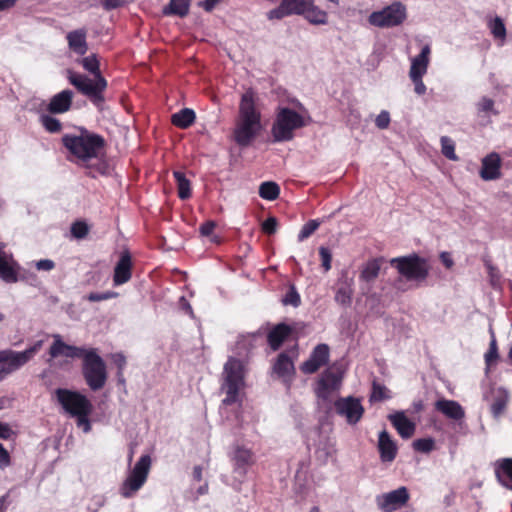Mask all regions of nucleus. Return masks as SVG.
<instances>
[{
    "instance_id": "nucleus-1",
    "label": "nucleus",
    "mask_w": 512,
    "mask_h": 512,
    "mask_svg": "<svg viewBox=\"0 0 512 512\" xmlns=\"http://www.w3.org/2000/svg\"><path fill=\"white\" fill-rule=\"evenodd\" d=\"M77 131L78 134H65L61 139L70 154L67 159L83 167L90 178L108 176L110 165L103 155L105 138L85 127H78Z\"/></svg>"
},
{
    "instance_id": "nucleus-2",
    "label": "nucleus",
    "mask_w": 512,
    "mask_h": 512,
    "mask_svg": "<svg viewBox=\"0 0 512 512\" xmlns=\"http://www.w3.org/2000/svg\"><path fill=\"white\" fill-rule=\"evenodd\" d=\"M77 62L84 70L93 75V78L75 72L72 69H67L66 77L69 83L73 85L79 93L87 97L96 107L101 108L105 102L104 92L108 84L107 80L101 74L98 56L93 53L77 60Z\"/></svg>"
},
{
    "instance_id": "nucleus-3",
    "label": "nucleus",
    "mask_w": 512,
    "mask_h": 512,
    "mask_svg": "<svg viewBox=\"0 0 512 512\" xmlns=\"http://www.w3.org/2000/svg\"><path fill=\"white\" fill-rule=\"evenodd\" d=\"M261 130V113L257 110L254 95L246 92L239 105V116L233 131V138L240 147H248Z\"/></svg>"
},
{
    "instance_id": "nucleus-4",
    "label": "nucleus",
    "mask_w": 512,
    "mask_h": 512,
    "mask_svg": "<svg viewBox=\"0 0 512 512\" xmlns=\"http://www.w3.org/2000/svg\"><path fill=\"white\" fill-rule=\"evenodd\" d=\"M58 403L72 417H76L77 426L83 427L84 432L91 430L89 416L92 413L93 406L90 400L78 391L65 388H58L55 391Z\"/></svg>"
},
{
    "instance_id": "nucleus-5",
    "label": "nucleus",
    "mask_w": 512,
    "mask_h": 512,
    "mask_svg": "<svg viewBox=\"0 0 512 512\" xmlns=\"http://www.w3.org/2000/svg\"><path fill=\"white\" fill-rule=\"evenodd\" d=\"M306 125L304 117L289 107H278L271 127L273 142L291 141L297 129Z\"/></svg>"
},
{
    "instance_id": "nucleus-6",
    "label": "nucleus",
    "mask_w": 512,
    "mask_h": 512,
    "mask_svg": "<svg viewBox=\"0 0 512 512\" xmlns=\"http://www.w3.org/2000/svg\"><path fill=\"white\" fill-rule=\"evenodd\" d=\"M391 267L395 268L400 276L407 281L422 283L426 281L430 272V265L426 258L412 253L390 259Z\"/></svg>"
},
{
    "instance_id": "nucleus-7",
    "label": "nucleus",
    "mask_w": 512,
    "mask_h": 512,
    "mask_svg": "<svg viewBox=\"0 0 512 512\" xmlns=\"http://www.w3.org/2000/svg\"><path fill=\"white\" fill-rule=\"evenodd\" d=\"M82 375L87 386L92 391H99L106 385L108 379L107 366L97 349L90 348L82 360Z\"/></svg>"
},
{
    "instance_id": "nucleus-8",
    "label": "nucleus",
    "mask_w": 512,
    "mask_h": 512,
    "mask_svg": "<svg viewBox=\"0 0 512 512\" xmlns=\"http://www.w3.org/2000/svg\"><path fill=\"white\" fill-rule=\"evenodd\" d=\"M223 375L222 388L225 390L226 397L222 402L229 406L238 401L239 392L244 386V366L241 360L230 357L224 365Z\"/></svg>"
},
{
    "instance_id": "nucleus-9",
    "label": "nucleus",
    "mask_w": 512,
    "mask_h": 512,
    "mask_svg": "<svg viewBox=\"0 0 512 512\" xmlns=\"http://www.w3.org/2000/svg\"><path fill=\"white\" fill-rule=\"evenodd\" d=\"M406 18V6L399 1H395L379 11L371 13L368 21L377 28H392L402 24Z\"/></svg>"
},
{
    "instance_id": "nucleus-10",
    "label": "nucleus",
    "mask_w": 512,
    "mask_h": 512,
    "mask_svg": "<svg viewBox=\"0 0 512 512\" xmlns=\"http://www.w3.org/2000/svg\"><path fill=\"white\" fill-rule=\"evenodd\" d=\"M150 467V456L142 455L120 487V494L124 498H130L140 490L147 480Z\"/></svg>"
},
{
    "instance_id": "nucleus-11",
    "label": "nucleus",
    "mask_w": 512,
    "mask_h": 512,
    "mask_svg": "<svg viewBox=\"0 0 512 512\" xmlns=\"http://www.w3.org/2000/svg\"><path fill=\"white\" fill-rule=\"evenodd\" d=\"M43 344V340H38L32 346L22 352H16L10 349L2 350L0 351V363H3V367H5L6 373L10 374L21 368L30 359H32L34 355L40 351Z\"/></svg>"
},
{
    "instance_id": "nucleus-12",
    "label": "nucleus",
    "mask_w": 512,
    "mask_h": 512,
    "mask_svg": "<svg viewBox=\"0 0 512 512\" xmlns=\"http://www.w3.org/2000/svg\"><path fill=\"white\" fill-rule=\"evenodd\" d=\"M334 408L339 416L346 419L350 425L357 424L363 417L365 409L360 399L353 396L340 397L334 402Z\"/></svg>"
},
{
    "instance_id": "nucleus-13",
    "label": "nucleus",
    "mask_w": 512,
    "mask_h": 512,
    "mask_svg": "<svg viewBox=\"0 0 512 512\" xmlns=\"http://www.w3.org/2000/svg\"><path fill=\"white\" fill-rule=\"evenodd\" d=\"M409 498L410 495L407 488L402 486L396 490L378 496L376 502L383 512H393L406 505Z\"/></svg>"
},
{
    "instance_id": "nucleus-14",
    "label": "nucleus",
    "mask_w": 512,
    "mask_h": 512,
    "mask_svg": "<svg viewBox=\"0 0 512 512\" xmlns=\"http://www.w3.org/2000/svg\"><path fill=\"white\" fill-rule=\"evenodd\" d=\"M342 377L341 372L334 371L331 368L326 369L317 382L315 389L317 397L327 400L331 392L337 390L341 385Z\"/></svg>"
},
{
    "instance_id": "nucleus-15",
    "label": "nucleus",
    "mask_w": 512,
    "mask_h": 512,
    "mask_svg": "<svg viewBox=\"0 0 512 512\" xmlns=\"http://www.w3.org/2000/svg\"><path fill=\"white\" fill-rule=\"evenodd\" d=\"M330 349L327 344H318L311 352L309 358L304 361L300 369L304 374L316 373L322 366L329 361Z\"/></svg>"
},
{
    "instance_id": "nucleus-16",
    "label": "nucleus",
    "mask_w": 512,
    "mask_h": 512,
    "mask_svg": "<svg viewBox=\"0 0 512 512\" xmlns=\"http://www.w3.org/2000/svg\"><path fill=\"white\" fill-rule=\"evenodd\" d=\"M54 342L49 348V355L51 358H57L60 356H64L67 358H81L82 360L85 357L88 349L83 347H77L73 345H69L62 340L61 335L54 334L53 335Z\"/></svg>"
},
{
    "instance_id": "nucleus-17",
    "label": "nucleus",
    "mask_w": 512,
    "mask_h": 512,
    "mask_svg": "<svg viewBox=\"0 0 512 512\" xmlns=\"http://www.w3.org/2000/svg\"><path fill=\"white\" fill-rule=\"evenodd\" d=\"M132 256L129 250H123L114 267L113 283L115 286L123 285L132 277Z\"/></svg>"
},
{
    "instance_id": "nucleus-18",
    "label": "nucleus",
    "mask_w": 512,
    "mask_h": 512,
    "mask_svg": "<svg viewBox=\"0 0 512 512\" xmlns=\"http://www.w3.org/2000/svg\"><path fill=\"white\" fill-rule=\"evenodd\" d=\"M416 42L420 48V53L415 56L411 61L409 76H424L427 73L428 65L430 62L431 48L429 43H422L416 38Z\"/></svg>"
},
{
    "instance_id": "nucleus-19",
    "label": "nucleus",
    "mask_w": 512,
    "mask_h": 512,
    "mask_svg": "<svg viewBox=\"0 0 512 512\" xmlns=\"http://www.w3.org/2000/svg\"><path fill=\"white\" fill-rule=\"evenodd\" d=\"M295 332V328L286 323H278L267 333V344L273 351H278L283 343Z\"/></svg>"
},
{
    "instance_id": "nucleus-20",
    "label": "nucleus",
    "mask_w": 512,
    "mask_h": 512,
    "mask_svg": "<svg viewBox=\"0 0 512 512\" xmlns=\"http://www.w3.org/2000/svg\"><path fill=\"white\" fill-rule=\"evenodd\" d=\"M434 408L447 419L455 422L462 421L465 418L464 408L455 400L440 398L434 403Z\"/></svg>"
},
{
    "instance_id": "nucleus-21",
    "label": "nucleus",
    "mask_w": 512,
    "mask_h": 512,
    "mask_svg": "<svg viewBox=\"0 0 512 512\" xmlns=\"http://www.w3.org/2000/svg\"><path fill=\"white\" fill-rule=\"evenodd\" d=\"M388 419L403 439H409L414 435L416 425L407 418L403 411H397L393 414H389Z\"/></svg>"
},
{
    "instance_id": "nucleus-22",
    "label": "nucleus",
    "mask_w": 512,
    "mask_h": 512,
    "mask_svg": "<svg viewBox=\"0 0 512 512\" xmlns=\"http://www.w3.org/2000/svg\"><path fill=\"white\" fill-rule=\"evenodd\" d=\"M501 158L499 154L493 152L488 154L482 160L480 176L483 180H495L501 176Z\"/></svg>"
},
{
    "instance_id": "nucleus-23",
    "label": "nucleus",
    "mask_w": 512,
    "mask_h": 512,
    "mask_svg": "<svg viewBox=\"0 0 512 512\" xmlns=\"http://www.w3.org/2000/svg\"><path fill=\"white\" fill-rule=\"evenodd\" d=\"M19 265L12 256L0 250V278L6 283H16L18 281Z\"/></svg>"
},
{
    "instance_id": "nucleus-24",
    "label": "nucleus",
    "mask_w": 512,
    "mask_h": 512,
    "mask_svg": "<svg viewBox=\"0 0 512 512\" xmlns=\"http://www.w3.org/2000/svg\"><path fill=\"white\" fill-rule=\"evenodd\" d=\"M494 473L500 485L512 491V458H500L494 463Z\"/></svg>"
},
{
    "instance_id": "nucleus-25",
    "label": "nucleus",
    "mask_w": 512,
    "mask_h": 512,
    "mask_svg": "<svg viewBox=\"0 0 512 512\" xmlns=\"http://www.w3.org/2000/svg\"><path fill=\"white\" fill-rule=\"evenodd\" d=\"M378 450L382 462H392L397 456L396 443L391 439L386 430L379 433Z\"/></svg>"
},
{
    "instance_id": "nucleus-26",
    "label": "nucleus",
    "mask_w": 512,
    "mask_h": 512,
    "mask_svg": "<svg viewBox=\"0 0 512 512\" xmlns=\"http://www.w3.org/2000/svg\"><path fill=\"white\" fill-rule=\"evenodd\" d=\"M73 92L69 89L63 90L54 95L48 105V111L53 114L67 112L72 105Z\"/></svg>"
},
{
    "instance_id": "nucleus-27",
    "label": "nucleus",
    "mask_w": 512,
    "mask_h": 512,
    "mask_svg": "<svg viewBox=\"0 0 512 512\" xmlns=\"http://www.w3.org/2000/svg\"><path fill=\"white\" fill-rule=\"evenodd\" d=\"M273 373L279 378H291L295 373L293 360L287 352H281L272 366Z\"/></svg>"
},
{
    "instance_id": "nucleus-28",
    "label": "nucleus",
    "mask_w": 512,
    "mask_h": 512,
    "mask_svg": "<svg viewBox=\"0 0 512 512\" xmlns=\"http://www.w3.org/2000/svg\"><path fill=\"white\" fill-rule=\"evenodd\" d=\"M353 293L352 280L345 279L338 283L334 299L338 304L348 306L352 302Z\"/></svg>"
},
{
    "instance_id": "nucleus-29",
    "label": "nucleus",
    "mask_w": 512,
    "mask_h": 512,
    "mask_svg": "<svg viewBox=\"0 0 512 512\" xmlns=\"http://www.w3.org/2000/svg\"><path fill=\"white\" fill-rule=\"evenodd\" d=\"M191 0H170L162 9L166 16L185 17L189 13Z\"/></svg>"
},
{
    "instance_id": "nucleus-30",
    "label": "nucleus",
    "mask_w": 512,
    "mask_h": 512,
    "mask_svg": "<svg viewBox=\"0 0 512 512\" xmlns=\"http://www.w3.org/2000/svg\"><path fill=\"white\" fill-rule=\"evenodd\" d=\"M383 258H374L366 262L360 272V279L367 283L373 282L379 275Z\"/></svg>"
},
{
    "instance_id": "nucleus-31",
    "label": "nucleus",
    "mask_w": 512,
    "mask_h": 512,
    "mask_svg": "<svg viewBox=\"0 0 512 512\" xmlns=\"http://www.w3.org/2000/svg\"><path fill=\"white\" fill-rule=\"evenodd\" d=\"M300 14L309 22L314 24H322L327 20L326 12L315 6L311 0L306 2L303 11Z\"/></svg>"
},
{
    "instance_id": "nucleus-32",
    "label": "nucleus",
    "mask_w": 512,
    "mask_h": 512,
    "mask_svg": "<svg viewBox=\"0 0 512 512\" xmlns=\"http://www.w3.org/2000/svg\"><path fill=\"white\" fill-rule=\"evenodd\" d=\"M195 119L196 114L192 109L183 108L171 116V123L180 129H187L195 122Z\"/></svg>"
},
{
    "instance_id": "nucleus-33",
    "label": "nucleus",
    "mask_w": 512,
    "mask_h": 512,
    "mask_svg": "<svg viewBox=\"0 0 512 512\" xmlns=\"http://www.w3.org/2000/svg\"><path fill=\"white\" fill-rule=\"evenodd\" d=\"M173 176L176 181L178 197L181 200L189 199L192 195L190 180L181 171H174Z\"/></svg>"
},
{
    "instance_id": "nucleus-34",
    "label": "nucleus",
    "mask_w": 512,
    "mask_h": 512,
    "mask_svg": "<svg viewBox=\"0 0 512 512\" xmlns=\"http://www.w3.org/2000/svg\"><path fill=\"white\" fill-rule=\"evenodd\" d=\"M233 460L238 469H246L254 462L251 450L238 446L234 451Z\"/></svg>"
},
{
    "instance_id": "nucleus-35",
    "label": "nucleus",
    "mask_w": 512,
    "mask_h": 512,
    "mask_svg": "<svg viewBox=\"0 0 512 512\" xmlns=\"http://www.w3.org/2000/svg\"><path fill=\"white\" fill-rule=\"evenodd\" d=\"M68 45L71 51L83 56L88 50L85 34H67Z\"/></svg>"
},
{
    "instance_id": "nucleus-36",
    "label": "nucleus",
    "mask_w": 512,
    "mask_h": 512,
    "mask_svg": "<svg viewBox=\"0 0 512 512\" xmlns=\"http://www.w3.org/2000/svg\"><path fill=\"white\" fill-rule=\"evenodd\" d=\"M280 195V187L276 182L266 181L259 187V196L265 200H276Z\"/></svg>"
},
{
    "instance_id": "nucleus-37",
    "label": "nucleus",
    "mask_w": 512,
    "mask_h": 512,
    "mask_svg": "<svg viewBox=\"0 0 512 512\" xmlns=\"http://www.w3.org/2000/svg\"><path fill=\"white\" fill-rule=\"evenodd\" d=\"M495 102L489 97H482L476 104L477 113L479 116L498 115L499 112L495 109Z\"/></svg>"
},
{
    "instance_id": "nucleus-38",
    "label": "nucleus",
    "mask_w": 512,
    "mask_h": 512,
    "mask_svg": "<svg viewBox=\"0 0 512 512\" xmlns=\"http://www.w3.org/2000/svg\"><path fill=\"white\" fill-rule=\"evenodd\" d=\"M508 403V395L504 392H500L491 404V413L494 417L501 416L506 410Z\"/></svg>"
},
{
    "instance_id": "nucleus-39",
    "label": "nucleus",
    "mask_w": 512,
    "mask_h": 512,
    "mask_svg": "<svg viewBox=\"0 0 512 512\" xmlns=\"http://www.w3.org/2000/svg\"><path fill=\"white\" fill-rule=\"evenodd\" d=\"M390 398L389 390L382 384L374 381L370 394V402H380Z\"/></svg>"
},
{
    "instance_id": "nucleus-40",
    "label": "nucleus",
    "mask_w": 512,
    "mask_h": 512,
    "mask_svg": "<svg viewBox=\"0 0 512 512\" xmlns=\"http://www.w3.org/2000/svg\"><path fill=\"white\" fill-rule=\"evenodd\" d=\"M412 446L417 452L430 453L435 449V440L431 437L419 438L413 441Z\"/></svg>"
},
{
    "instance_id": "nucleus-41",
    "label": "nucleus",
    "mask_w": 512,
    "mask_h": 512,
    "mask_svg": "<svg viewBox=\"0 0 512 512\" xmlns=\"http://www.w3.org/2000/svg\"><path fill=\"white\" fill-rule=\"evenodd\" d=\"M441 152L449 160H457L454 141L448 136L441 137Z\"/></svg>"
},
{
    "instance_id": "nucleus-42",
    "label": "nucleus",
    "mask_w": 512,
    "mask_h": 512,
    "mask_svg": "<svg viewBox=\"0 0 512 512\" xmlns=\"http://www.w3.org/2000/svg\"><path fill=\"white\" fill-rule=\"evenodd\" d=\"M320 221L319 220H316V219H312V220H309L308 222H306L299 234H298V240L299 241H303L307 238H309L320 226Z\"/></svg>"
},
{
    "instance_id": "nucleus-43",
    "label": "nucleus",
    "mask_w": 512,
    "mask_h": 512,
    "mask_svg": "<svg viewBox=\"0 0 512 512\" xmlns=\"http://www.w3.org/2000/svg\"><path fill=\"white\" fill-rule=\"evenodd\" d=\"M41 123L44 126V128L50 133H58L62 129L61 122L57 118L49 115H43L41 117Z\"/></svg>"
},
{
    "instance_id": "nucleus-44",
    "label": "nucleus",
    "mask_w": 512,
    "mask_h": 512,
    "mask_svg": "<svg viewBox=\"0 0 512 512\" xmlns=\"http://www.w3.org/2000/svg\"><path fill=\"white\" fill-rule=\"evenodd\" d=\"M89 233V226L84 221H75L71 225V234L76 239H83Z\"/></svg>"
},
{
    "instance_id": "nucleus-45",
    "label": "nucleus",
    "mask_w": 512,
    "mask_h": 512,
    "mask_svg": "<svg viewBox=\"0 0 512 512\" xmlns=\"http://www.w3.org/2000/svg\"><path fill=\"white\" fill-rule=\"evenodd\" d=\"M499 359V352L497 341L493 337L489 344V349L485 354V363L487 366H492Z\"/></svg>"
},
{
    "instance_id": "nucleus-46",
    "label": "nucleus",
    "mask_w": 512,
    "mask_h": 512,
    "mask_svg": "<svg viewBox=\"0 0 512 512\" xmlns=\"http://www.w3.org/2000/svg\"><path fill=\"white\" fill-rule=\"evenodd\" d=\"M118 296L117 292L114 291H106V292H91L86 296V299L90 302H100L109 300L112 298H116Z\"/></svg>"
},
{
    "instance_id": "nucleus-47",
    "label": "nucleus",
    "mask_w": 512,
    "mask_h": 512,
    "mask_svg": "<svg viewBox=\"0 0 512 512\" xmlns=\"http://www.w3.org/2000/svg\"><path fill=\"white\" fill-rule=\"evenodd\" d=\"M308 0H282L281 3L292 14H300Z\"/></svg>"
},
{
    "instance_id": "nucleus-48",
    "label": "nucleus",
    "mask_w": 512,
    "mask_h": 512,
    "mask_svg": "<svg viewBox=\"0 0 512 512\" xmlns=\"http://www.w3.org/2000/svg\"><path fill=\"white\" fill-rule=\"evenodd\" d=\"M291 14L292 13L288 9H286V7L282 3H280V5L277 8L272 9L267 13V17L269 20H279Z\"/></svg>"
},
{
    "instance_id": "nucleus-49",
    "label": "nucleus",
    "mask_w": 512,
    "mask_h": 512,
    "mask_svg": "<svg viewBox=\"0 0 512 512\" xmlns=\"http://www.w3.org/2000/svg\"><path fill=\"white\" fill-rule=\"evenodd\" d=\"M291 14L292 13L288 9H286V7L282 3H280V5L277 8L272 9L267 13V17L269 20H279Z\"/></svg>"
},
{
    "instance_id": "nucleus-50",
    "label": "nucleus",
    "mask_w": 512,
    "mask_h": 512,
    "mask_svg": "<svg viewBox=\"0 0 512 512\" xmlns=\"http://www.w3.org/2000/svg\"><path fill=\"white\" fill-rule=\"evenodd\" d=\"M283 303L285 305L289 304L294 307H297L300 305V303H301L300 295L298 294V292L295 290L294 287H291L289 289V291L286 293V295L283 299Z\"/></svg>"
},
{
    "instance_id": "nucleus-51",
    "label": "nucleus",
    "mask_w": 512,
    "mask_h": 512,
    "mask_svg": "<svg viewBox=\"0 0 512 512\" xmlns=\"http://www.w3.org/2000/svg\"><path fill=\"white\" fill-rule=\"evenodd\" d=\"M319 256H320V259L322 262V267L324 268V270L325 271L330 270L331 269V261H332L331 251L328 248L321 246L319 248Z\"/></svg>"
},
{
    "instance_id": "nucleus-52",
    "label": "nucleus",
    "mask_w": 512,
    "mask_h": 512,
    "mask_svg": "<svg viewBox=\"0 0 512 512\" xmlns=\"http://www.w3.org/2000/svg\"><path fill=\"white\" fill-rule=\"evenodd\" d=\"M278 228V221L275 217L271 216L268 217L263 223H262V231L267 235H273L276 233Z\"/></svg>"
},
{
    "instance_id": "nucleus-53",
    "label": "nucleus",
    "mask_w": 512,
    "mask_h": 512,
    "mask_svg": "<svg viewBox=\"0 0 512 512\" xmlns=\"http://www.w3.org/2000/svg\"><path fill=\"white\" fill-rule=\"evenodd\" d=\"M113 362L118 368L117 376L119 378V381L124 382L123 379V369L126 366V357L122 353H116L113 355Z\"/></svg>"
},
{
    "instance_id": "nucleus-54",
    "label": "nucleus",
    "mask_w": 512,
    "mask_h": 512,
    "mask_svg": "<svg viewBox=\"0 0 512 512\" xmlns=\"http://www.w3.org/2000/svg\"><path fill=\"white\" fill-rule=\"evenodd\" d=\"M488 28L491 32H506L503 19L497 16L489 19Z\"/></svg>"
},
{
    "instance_id": "nucleus-55",
    "label": "nucleus",
    "mask_w": 512,
    "mask_h": 512,
    "mask_svg": "<svg viewBox=\"0 0 512 512\" xmlns=\"http://www.w3.org/2000/svg\"><path fill=\"white\" fill-rule=\"evenodd\" d=\"M390 124V114L388 111H381L380 114L375 119V125L379 129H386Z\"/></svg>"
},
{
    "instance_id": "nucleus-56",
    "label": "nucleus",
    "mask_w": 512,
    "mask_h": 512,
    "mask_svg": "<svg viewBox=\"0 0 512 512\" xmlns=\"http://www.w3.org/2000/svg\"><path fill=\"white\" fill-rule=\"evenodd\" d=\"M216 228V222L213 220H208L202 223L199 227V232L204 237H209L213 234Z\"/></svg>"
},
{
    "instance_id": "nucleus-57",
    "label": "nucleus",
    "mask_w": 512,
    "mask_h": 512,
    "mask_svg": "<svg viewBox=\"0 0 512 512\" xmlns=\"http://www.w3.org/2000/svg\"><path fill=\"white\" fill-rule=\"evenodd\" d=\"M411 81L413 82L414 84V91L418 94V95H423L425 94L426 92V86L423 82V76H409Z\"/></svg>"
},
{
    "instance_id": "nucleus-58",
    "label": "nucleus",
    "mask_w": 512,
    "mask_h": 512,
    "mask_svg": "<svg viewBox=\"0 0 512 512\" xmlns=\"http://www.w3.org/2000/svg\"><path fill=\"white\" fill-rule=\"evenodd\" d=\"M11 464V457L6 448L0 443V468L4 469Z\"/></svg>"
},
{
    "instance_id": "nucleus-59",
    "label": "nucleus",
    "mask_w": 512,
    "mask_h": 512,
    "mask_svg": "<svg viewBox=\"0 0 512 512\" xmlns=\"http://www.w3.org/2000/svg\"><path fill=\"white\" fill-rule=\"evenodd\" d=\"M130 1L131 0H101V4L105 9L110 10L121 7Z\"/></svg>"
},
{
    "instance_id": "nucleus-60",
    "label": "nucleus",
    "mask_w": 512,
    "mask_h": 512,
    "mask_svg": "<svg viewBox=\"0 0 512 512\" xmlns=\"http://www.w3.org/2000/svg\"><path fill=\"white\" fill-rule=\"evenodd\" d=\"M55 267V263L50 259H42L36 263L38 270L50 271Z\"/></svg>"
},
{
    "instance_id": "nucleus-61",
    "label": "nucleus",
    "mask_w": 512,
    "mask_h": 512,
    "mask_svg": "<svg viewBox=\"0 0 512 512\" xmlns=\"http://www.w3.org/2000/svg\"><path fill=\"white\" fill-rule=\"evenodd\" d=\"M14 434L11 427L7 423L0 422V438L8 440Z\"/></svg>"
},
{
    "instance_id": "nucleus-62",
    "label": "nucleus",
    "mask_w": 512,
    "mask_h": 512,
    "mask_svg": "<svg viewBox=\"0 0 512 512\" xmlns=\"http://www.w3.org/2000/svg\"><path fill=\"white\" fill-rule=\"evenodd\" d=\"M440 260L447 269H451L454 265V261L449 252H442L440 254Z\"/></svg>"
},
{
    "instance_id": "nucleus-63",
    "label": "nucleus",
    "mask_w": 512,
    "mask_h": 512,
    "mask_svg": "<svg viewBox=\"0 0 512 512\" xmlns=\"http://www.w3.org/2000/svg\"><path fill=\"white\" fill-rule=\"evenodd\" d=\"M222 0H203L199 2V6L202 7L205 11H211L213 10L218 3H220Z\"/></svg>"
},
{
    "instance_id": "nucleus-64",
    "label": "nucleus",
    "mask_w": 512,
    "mask_h": 512,
    "mask_svg": "<svg viewBox=\"0 0 512 512\" xmlns=\"http://www.w3.org/2000/svg\"><path fill=\"white\" fill-rule=\"evenodd\" d=\"M17 0H0V11H5L12 8Z\"/></svg>"
}]
</instances>
